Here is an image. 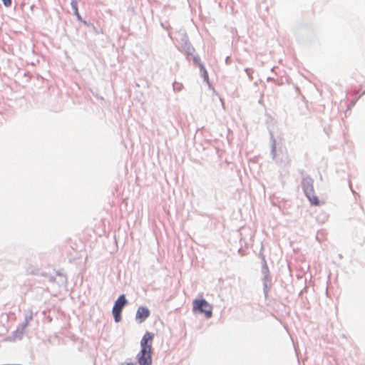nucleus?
Here are the masks:
<instances>
[{
  "label": "nucleus",
  "instance_id": "nucleus-7",
  "mask_svg": "<svg viewBox=\"0 0 365 365\" xmlns=\"http://www.w3.org/2000/svg\"><path fill=\"white\" fill-rule=\"evenodd\" d=\"M4 6H10L11 5V0H2Z\"/></svg>",
  "mask_w": 365,
  "mask_h": 365
},
{
  "label": "nucleus",
  "instance_id": "nucleus-8",
  "mask_svg": "<svg viewBox=\"0 0 365 365\" xmlns=\"http://www.w3.org/2000/svg\"><path fill=\"white\" fill-rule=\"evenodd\" d=\"M202 69H203V71H204V77L207 79L208 78V74H207V71L204 68V67L202 66Z\"/></svg>",
  "mask_w": 365,
  "mask_h": 365
},
{
  "label": "nucleus",
  "instance_id": "nucleus-2",
  "mask_svg": "<svg viewBox=\"0 0 365 365\" xmlns=\"http://www.w3.org/2000/svg\"><path fill=\"white\" fill-rule=\"evenodd\" d=\"M192 311L203 314L207 319L212 316V307L205 299H195L192 302Z\"/></svg>",
  "mask_w": 365,
  "mask_h": 365
},
{
  "label": "nucleus",
  "instance_id": "nucleus-1",
  "mask_svg": "<svg viewBox=\"0 0 365 365\" xmlns=\"http://www.w3.org/2000/svg\"><path fill=\"white\" fill-rule=\"evenodd\" d=\"M154 334L147 332L140 341L141 351L138 355V361L140 365H151L152 342Z\"/></svg>",
  "mask_w": 365,
  "mask_h": 365
},
{
  "label": "nucleus",
  "instance_id": "nucleus-6",
  "mask_svg": "<svg viewBox=\"0 0 365 365\" xmlns=\"http://www.w3.org/2000/svg\"><path fill=\"white\" fill-rule=\"evenodd\" d=\"M72 7H73V9H74L75 15H76L78 19H80V15H79V13H78V6H77V4H76V2H72Z\"/></svg>",
  "mask_w": 365,
  "mask_h": 365
},
{
  "label": "nucleus",
  "instance_id": "nucleus-9",
  "mask_svg": "<svg viewBox=\"0 0 365 365\" xmlns=\"http://www.w3.org/2000/svg\"><path fill=\"white\" fill-rule=\"evenodd\" d=\"M125 365H133V364H131V363H128V364H126Z\"/></svg>",
  "mask_w": 365,
  "mask_h": 365
},
{
  "label": "nucleus",
  "instance_id": "nucleus-4",
  "mask_svg": "<svg viewBox=\"0 0 365 365\" xmlns=\"http://www.w3.org/2000/svg\"><path fill=\"white\" fill-rule=\"evenodd\" d=\"M149 316V309L145 307H140L136 312L135 319L140 324L143 322Z\"/></svg>",
  "mask_w": 365,
  "mask_h": 365
},
{
  "label": "nucleus",
  "instance_id": "nucleus-3",
  "mask_svg": "<svg viewBox=\"0 0 365 365\" xmlns=\"http://www.w3.org/2000/svg\"><path fill=\"white\" fill-rule=\"evenodd\" d=\"M126 304L127 300L123 294L120 295L115 301L112 310L115 322H119L121 320V312Z\"/></svg>",
  "mask_w": 365,
  "mask_h": 365
},
{
  "label": "nucleus",
  "instance_id": "nucleus-5",
  "mask_svg": "<svg viewBox=\"0 0 365 365\" xmlns=\"http://www.w3.org/2000/svg\"><path fill=\"white\" fill-rule=\"evenodd\" d=\"M307 195L310 201V202L314 205H317V206H319L321 205H323L324 204V201L322 200L320 201L317 196H316L314 193L313 194H307Z\"/></svg>",
  "mask_w": 365,
  "mask_h": 365
}]
</instances>
